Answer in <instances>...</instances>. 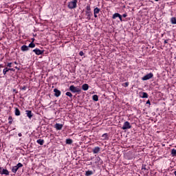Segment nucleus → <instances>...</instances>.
<instances>
[{
  "mask_svg": "<svg viewBox=\"0 0 176 176\" xmlns=\"http://www.w3.org/2000/svg\"><path fill=\"white\" fill-rule=\"evenodd\" d=\"M78 3V0H72L68 3L67 7L69 9H75L76 8V5Z\"/></svg>",
  "mask_w": 176,
  "mask_h": 176,
  "instance_id": "f257e3e1",
  "label": "nucleus"
},
{
  "mask_svg": "<svg viewBox=\"0 0 176 176\" xmlns=\"http://www.w3.org/2000/svg\"><path fill=\"white\" fill-rule=\"evenodd\" d=\"M21 167H23V164L19 162L16 166H12L11 171L14 173V174H16L19 168H21Z\"/></svg>",
  "mask_w": 176,
  "mask_h": 176,
  "instance_id": "f03ea898",
  "label": "nucleus"
},
{
  "mask_svg": "<svg viewBox=\"0 0 176 176\" xmlns=\"http://www.w3.org/2000/svg\"><path fill=\"white\" fill-rule=\"evenodd\" d=\"M69 90L72 93H80V91H82L79 87H75L74 85L69 87Z\"/></svg>",
  "mask_w": 176,
  "mask_h": 176,
  "instance_id": "7ed1b4c3",
  "label": "nucleus"
},
{
  "mask_svg": "<svg viewBox=\"0 0 176 176\" xmlns=\"http://www.w3.org/2000/svg\"><path fill=\"white\" fill-rule=\"evenodd\" d=\"M131 128V124H130V122H129L128 121H126L124 122L122 129V130H129Z\"/></svg>",
  "mask_w": 176,
  "mask_h": 176,
  "instance_id": "20e7f679",
  "label": "nucleus"
},
{
  "mask_svg": "<svg viewBox=\"0 0 176 176\" xmlns=\"http://www.w3.org/2000/svg\"><path fill=\"white\" fill-rule=\"evenodd\" d=\"M153 78V73H149L142 78V80H149Z\"/></svg>",
  "mask_w": 176,
  "mask_h": 176,
  "instance_id": "39448f33",
  "label": "nucleus"
},
{
  "mask_svg": "<svg viewBox=\"0 0 176 176\" xmlns=\"http://www.w3.org/2000/svg\"><path fill=\"white\" fill-rule=\"evenodd\" d=\"M0 174L1 175H9V170L3 168V167H0Z\"/></svg>",
  "mask_w": 176,
  "mask_h": 176,
  "instance_id": "423d86ee",
  "label": "nucleus"
},
{
  "mask_svg": "<svg viewBox=\"0 0 176 176\" xmlns=\"http://www.w3.org/2000/svg\"><path fill=\"white\" fill-rule=\"evenodd\" d=\"M33 52L36 54V56H41V54H43V53H45L44 50H41L38 48L33 50Z\"/></svg>",
  "mask_w": 176,
  "mask_h": 176,
  "instance_id": "0eeeda50",
  "label": "nucleus"
},
{
  "mask_svg": "<svg viewBox=\"0 0 176 176\" xmlns=\"http://www.w3.org/2000/svg\"><path fill=\"white\" fill-rule=\"evenodd\" d=\"M55 97H60L61 96V91L57 89H54Z\"/></svg>",
  "mask_w": 176,
  "mask_h": 176,
  "instance_id": "6e6552de",
  "label": "nucleus"
},
{
  "mask_svg": "<svg viewBox=\"0 0 176 176\" xmlns=\"http://www.w3.org/2000/svg\"><path fill=\"white\" fill-rule=\"evenodd\" d=\"M85 14L87 16V20H90L91 19V16H93V14H91V11H85Z\"/></svg>",
  "mask_w": 176,
  "mask_h": 176,
  "instance_id": "1a4fd4ad",
  "label": "nucleus"
},
{
  "mask_svg": "<svg viewBox=\"0 0 176 176\" xmlns=\"http://www.w3.org/2000/svg\"><path fill=\"white\" fill-rule=\"evenodd\" d=\"M25 113H26L28 118H29L30 119H31L32 118V116H34V115L32 114V111H31L30 110H26Z\"/></svg>",
  "mask_w": 176,
  "mask_h": 176,
  "instance_id": "9d476101",
  "label": "nucleus"
},
{
  "mask_svg": "<svg viewBox=\"0 0 176 176\" xmlns=\"http://www.w3.org/2000/svg\"><path fill=\"white\" fill-rule=\"evenodd\" d=\"M95 163H98V164H102V163H104V162L102 161V160H101V158L100 157L98 156L96 157Z\"/></svg>",
  "mask_w": 176,
  "mask_h": 176,
  "instance_id": "9b49d317",
  "label": "nucleus"
},
{
  "mask_svg": "<svg viewBox=\"0 0 176 176\" xmlns=\"http://www.w3.org/2000/svg\"><path fill=\"white\" fill-rule=\"evenodd\" d=\"M28 47H29L28 46L23 45L21 46V50H22V52H28V50H29Z\"/></svg>",
  "mask_w": 176,
  "mask_h": 176,
  "instance_id": "f8f14e48",
  "label": "nucleus"
},
{
  "mask_svg": "<svg viewBox=\"0 0 176 176\" xmlns=\"http://www.w3.org/2000/svg\"><path fill=\"white\" fill-rule=\"evenodd\" d=\"M55 129H56V130H61L63 129V124L56 123L55 124Z\"/></svg>",
  "mask_w": 176,
  "mask_h": 176,
  "instance_id": "ddd939ff",
  "label": "nucleus"
},
{
  "mask_svg": "<svg viewBox=\"0 0 176 176\" xmlns=\"http://www.w3.org/2000/svg\"><path fill=\"white\" fill-rule=\"evenodd\" d=\"M82 90H84V91H87V90H89V85L83 84L82 86Z\"/></svg>",
  "mask_w": 176,
  "mask_h": 176,
  "instance_id": "4468645a",
  "label": "nucleus"
},
{
  "mask_svg": "<svg viewBox=\"0 0 176 176\" xmlns=\"http://www.w3.org/2000/svg\"><path fill=\"white\" fill-rule=\"evenodd\" d=\"M100 148L99 146H96V147H95V148L92 150L93 153H94V154L98 153V152H100Z\"/></svg>",
  "mask_w": 176,
  "mask_h": 176,
  "instance_id": "2eb2a0df",
  "label": "nucleus"
},
{
  "mask_svg": "<svg viewBox=\"0 0 176 176\" xmlns=\"http://www.w3.org/2000/svg\"><path fill=\"white\" fill-rule=\"evenodd\" d=\"M102 138L103 141H106V140H109V137H108V133H104L102 135Z\"/></svg>",
  "mask_w": 176,
  "mask_h": 176,
  "instance_id": "dca6fc26",
  "label": "nucleus"
},
{
  "mask_svg": "<svg viewBox=\"0 0 176 176\" xmlns=\"http://www.w3.org/2000/svg\"><path fill=\"white\" fill-rule=\"evenodd\" d=\"M36 142L39 145H43V144H45V140H43V139H38L36 140Z\"/></svg>",
  "mask_w": 176,
  "mask_h": 176,
  "instance_id": "f3484780",
  "label": "nucleus"
},
{
  "mask_svg": "<svg viewBox=\"0 0 176 176\" xmlns=\"http://www.w3.org/2000/svg\"><path fill=\"white\" fill-rule=\"evenodd\" d=\"M20 115H21L20 110L18 108H15V116H20Z\"/></svg>",
  "mask_w": 176,
  "mask_h": 176,
  "instance_id": "a211bd4d",
  "label": "nucleus"
},
{
  "mask_svg": "<svg viewBox=\"0 0 176 176\" xmlns=\"http://www.w3.org/2000/svg\"><path fill=\"white\" fill-rule=\"evenodd\" d=\"M98 13H100V8H98V7H96V8L94 10V14H98Z\"/></svg>",
  "mask_w": 176,
  "mask_h": 176,
  "instance_id": "6ab92c4d",
  "label": "nucleus"
},
{
  "mask_svg": "<svg viewBox=\"0 0 176 176\" xmlns=\"http://www.w3.org/2000/svg\"><path fill=\"white\" fill-rule=\"evenodd\" d=\"M117 17H120V14L119 13H115L113 14L112 19L115 20V19H117Z\"/></svg>",
  "mask_w": 176,
  "mask_h": 176,
  "instance_id": "aec40b11",
  "label": "nucleus"
},
{
  "mask_svg": "<svg viewBox=\"0 0 176 176\" xmlns=\"http://www.w3.org/2000/svg\"><path fill=\"white\" fill-rule=\"evenodd\" d=\"M142 98H148V94L146 92H142Z\"/></svg>",
  "mask_w": 176,
  "mask_h": 176,
  "instance_id": "412c9836",
  "label": "nucleus"
},
{
  "mask_svg": "<svg viewBox=\"0 0 176 176\" xmlns=\"http://www.w3.org/2000/svg\"><path fill=\"white\" fill-rule=\"evenodd\" d=\"M170 23H171V24H176V18L175 17H172L171 19H170Z\"/></svg>",
  "mask_w": 176,
  "mask_h": 176,
  "instance_id": "4be33fe9",
  "label": "nucleus"
},
{
  "mask_svg": "<svg viewBox=\"0 0 176 176\" xmlns=\"http://www.w3.org/2000/svg\"><path fill=\"white\" fill-rule=\"evenodd\" d=\"M8 72H9V68H8V67L4 68L3 70V75H6V74H8Z\"/></svg>",
  "mask_w": 176,
  "mask_h": 176,
  "instance_id": "5701e85b",
  "label": "nucleus"
},
{
  "mask_svg": "<svg viewBox=\"0 0 176 176\" xmlns=\"http://www.w3.org/2000/svg\"><path fill=\"white\" fill-rule=\"evenodd\" d=\"M92 100H93L94 101H98V95H94V96H92Z\"/></svg>",
  "mask_w": 176,
  "mask_h": 176,
  "instance_id": "b1692460",
  "label": "nucleus"
},
{
  "mask_svg": "<svg viewBox=\"0 0 176 176\" xmlns=\"http://www.w3.org/2000/svg\"><path fill=\"white\" fill-rule=\"evenodd\" d=\"M8 120L9 124H12L13 123V118H12V116L8 117Z\"/></svg>",
  "mask_w": 176,
  "mask_h": 176,
  "instance_id": "393cba45",
  "label": "nucleus"
},
{
  "mask_svg": "<svg viewBox=\"0 0 176 176\" xmlns=\"http://www.w3.org/2000/svg\"><path fill=\"white\" fill-rule=\"evenodd\" d=\"M85 175L86 176H89V175H93V171L91 170H88L85 173Z\"/></svg>",
  "mask_w": 176,
  "mask_h": 176,
  "instance_id": "a878e982",
  "label": "nucleus"
},
{
  "mask_svg": "<svg viewBox=\"0 0 176 176\" xmlns=\"http://www.w3.org/2000/svg\"><path fill=\"white\" fill-rule=\"evenodd\" d=\"M66 144H67L68 145H71V144H72V139H67L66 140Z\"/></svg>",
  "mask_w": 176,
  "mask_h": 176,
  "instance_id": "bb28decb",
  "label": "nucleus"
},
{
  "mask_svg": "<svg viewBox=\"0 0 176 176\" xmlns=\"http://www.w3.org/2000/svg\"><path fill=\"white\" fill-rule=\"evenodd\" d=\"M171 155L172 156H176V150L175 148L171 150Z\"/></svg>",
  "mask_w": 176,
  "mask_h": 176,
  "instance_id": "cd10ccee",
  "label": "nucleus"
},
{
  "mask_svg": "<svg viewBox=\"0 0 176 176\" xmlns=\"http://www.w3.org/2000/svg\"><path fill=\"white\" fill-rule=\"evenodd\" d=\"M85 12H91V8H90V5L87 6Z\"/></svg>",
  "mask_w": 176,
  "mask_h": 176,
  "instance_id": "c85d7f7f",
  "label": "nucleus"
},
{
  "mask_svg": "<svg viewBox=\"0 0 176 176\" xmlns=\"http://www.w3.org/2000/svg\"><path fill=\"white\" fill-rule=\"evenodd\" d=\"M28 47H32V48H34V47H35V43H30V44H29V45H28Z\"/></svg>",
  "mask_w": 176,
  "mask_h": 176,
  "instance_id": "c756f323",
  "label": "nucleus"
},
{
  "mask_svg": "<svg viewBox=\"0 0 176 176\" xmlns=\"http://www.w3.org/2000/svg\"><path fill=\"white\" fill-rule=\"evenodd\" d=\"M65 95L67 96V97L72 98V94L71 92H66Z\"/></svg>",
  "mask_w": 176,
  "mask_h": 176,
  "instance_id": "7c9ffc66",
  "label": "nucleus"
},
{
  "mask_svg": "<svg viewBox=\"0 0 176 176\" xmlns=\"http://www.w3.org/2000/svg\"><path fill=\"white\" fill-rule=\"evenodd\" d=\"M123 87H129V82H124L122 85Z\"/></svg>",
  "mask_w": 176,
  "mask_h": 176,
  "instance_id": "2f4dec72",
  "label": "nucleus"
},
{
  "mask_svg": "<svg viewBox=\"0 0 176 176\" xmlns=\"http://www.w3.org/2000/svg\"><path fill=\"white\" fill-rule=\"evenodd\" d=\"M6 67H8L9 68H12V63H8L6 65Z\"/></svg>",
  "mask_w": 176,
  "mask_h": 176,
  "instance_id": "473e14b6",
  "label": "nucleus"
},
{
  "mask_svg": "<svg viewBox=\"0 0 176 176\" xmlns=\"http://www.w3.org/2000/svg\"><path fill=\"white\" fill-rule=\"evenodd\" d=\"M79 56H85V53L83 52V51H80V52H79Z\"/></svg>",
  "mask_w": 176,
  "mask_h": 176,
  "instance_id": "72a5a7b5",
  "label": "nucleus"
},
{
  "mask_svg": "<svg viewBox=\"0 0 176 176\" xmlns=\"http://www.w3.org/2000/svg\"><path fill=\"white\" fill-rule=\"evenodd\" d=\"M118 19L120 20V21H123V19L122 18V15H120V16L118 17Z\"/></svg>",
  "mask_w": 176,
  "mask_h": 176,
  "instance_id": "f704fd0d",
  "label": "nucleus"
},
{
  "mask_svg": "<svg viewBox=\"0 0 176 176\" xmlns=\"http://www.w3.org/2000/svg\"><path fill=\"white\" fill-rule=\"evenodd\" d=\"M146 104H148V105H151V101L148 100L146 101Z\"/></svg>",
  "mask_w": 176,
  "mask_h": 176,
  "instance_id": "c9c22d12",
  "label": "nucleus"
},
{
  "mask_svg": "<svg viewBox=\"0 0 176 176\" xmlns=\"http://www.w3.org/2000/svg\"><path fill=\"white\" fill-rule=\"evenodd\" d=\"M122 17H127V14H126V13H125V14H122Z\"/></svg>",
  "mask_w": 176,
  "mask_h": 176,
  "instance_id": "e433bc0d",
  "label": "nucleus"
},
{
  "mask_svg": "<svg viewBox=\"0 0 176 176\" xmlns=\"http://www.w3.org/2000/svg\"><path fill=\"white\" fill-rule=\"evenodd\" d=\"M9 71H14V69L13 68H8Z\"/></svg>",
  "mask_w": 176,
  "mask_h": 176,
  "instance_id": "4c0bfd02",
  "label": "nucleus"
},
{
  "mask_svg": "<svg viewBox=\"0 0 176 176\" xmlns=\"http://www.w3.org/2000/svg\"><path fill=\"white\" fill-rule=\"evenodd\" d=\"M18 135H19V137H22L23 134H21V133H19L18 134Z\"/></svg>",
  "mask_w": 176,
  "mask_h": 176,
  "instance_id": "58836bf2",
  "label": "nucleus"
},
{
  "mask_svg": "<svg viewBox=\"0 0 176 176\" xmlns=\"http://www.w3.org/2000/svg\"><path fill=\"white\" fill-rule=\"evenodd\" d=\"M164 43H168V40H165Z\"/></svg>",
  "mask_w": 176,
  "mask_h": 176,
  "instance_id": "ea45409f",
  "label": "nucleus"
},
{
  "mask_svg": "<svg viewBox=\"0 0 176 176\" xmlns=\"http://www.w3.org/2000/svg\"><path fill=\"white\" fill-rule=\"evenodd\" d=\"M94 14V17H95V18H97V17H98L97 14Z\"/></svg>",
  "mask_w": 176,
  "mask_h": 176,
  "instance_id": "a19ab883",
  "label": "nucleus"
},
{
  "mask_svg": "<svg viewBox=\"0 0 176 176\" xmlns=\"http://www.w3.org/2000/svg\"><path fill=\"white\" fill-rule=\"evenodd\" d=\"M25 87H23V88H22V90H25Z\"/></svg>",
  "mask_w": 176,
  "mask_h": 176,
  "instance_id": "79ce46f5",
  "label": "nucleus"
},
{
  "mask_svg": "<svg viewBox=\"0 0 176 176\" xmlns=\"http://www.w3.org/2000/svg\"><path fill=\"white\" fill-rule=\"evenodd\" d=\"M0 68H3V66L2 65H0Z\"/></svg>",
  "mask_w": 176,
  "mask_h": 176,
  "instance_id": "37998d69",
  "label": "nucleus"
},
{
  "mask_svg": "<svg viewBox=\"0 0 176 176\" xmlns=\"http://www.w3.org/2000/svg\"><path fill=\"white\" fill-rule=\"evenodd\" d=\"M35 41V38H32V43H34V41Z\"/></svg>",
  "mask_w": 176,
  "mask_h": 176,
  "instance_id": "c03bdc74",
  "label": "nucleus"
},
{
  "mask_svg": "<svg viewBox=\"0 0 176 176\" xmlns=\"http://www.w3.org/2000/svg\"><path fill=\"white\" fill-rule=\"evenodd\" d=\"M175 175L176 176V170L174 172Z\"/></svg>",
  "mask_w": 176,
  "mask_h": 176,
  "instance_id": "a18cd8bd",
  "label": "nucleus"
},
{
  "mask_svg": "<svg viewBox=\"0 0 176 176\" xmlns=\"http://www.w3.org/2000/svg\"><path fill=\"white\" fill-rule=\"evenodd\" d=\"M155 2H158L159 0H155Z\"/></svg>",
  "mask_w": 176,
  "mask_h": 176,
  "instance_id": "49530a36",
  "label": "nucleus"
},
{
  "mask_svg": "<svg viewBox=\"0 0 176 176\" xmlns=\"http://www.w3.org/2000/svg\"><path fill=\"white\" fill-rule=\"evenodd\" d=\"M14 64L17 65V62H14Z\"/></svg>",
  "mask_w": 176,
  "mask_h": 176,
  "instance_id": "de8ad7c7",
  "label": "nucleus"
},
{
  "mask_svg": "<svg viewBox=\"0 0 176 176\" xmlns=\"http://www.w3.org/2000/svg\"><path fill=\"white\" fill-rule=\"evenodd\" d=\"M13 130H16V128H14Z\"/></svg>",
  "mask_w": 176,
  "mask_h": 176,
  "instance_id": "09e8293b",
  "label": "nucleus"
},
{
  "mask_svg": "<svg viewBox=\"0 0 176 176\" xmlns=\"http://www.w3.org/2000/svg\"><path fill=\"white\" fill-rule=\"evenodd\" d=\"M0 148H1V144H0Z\"/></svg>",
  "mask_w": 176,
  "mask_h": 176,
  "instance_id": "8fccbe9b",
  "label": "nucleus"
}]
</instances>
